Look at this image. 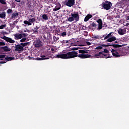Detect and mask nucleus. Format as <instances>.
<instances>
[{
	"label": "nucleus",
	"instance_id": "obj_48",
	"mask_svg": "<svg viewBox=\"0 0 129 129\" xmlns=\"http://www.w3.org/2000/svg\"><path fill=\"white\" fill-rule=\"evenodd\" d=\"M51 50H52V51H53V50H54V49H51Z\"/></svg>",
	"mask_w": 129,
	"mask_h": 129
},
{
	"label": "nucleus",
	"instance_id": "obj_6",
	"mask_svg": "<svg viewBox=\"0 0 129 129\" xmlns=\"http://www.w3.org/2000/svg\"><path fill=\"white\" fill-rule=\"evenodd\" d=\"M33 45H34L35 48H39L43 46V43L40 40H36L34 42Z\"/></svg>",
	"mask_w": 129,
	"mask_h": 129
},
{
	"label": "nucleus",
	"instance_id": "obj_32",
	"mask_svg": "<svg viewBox=\"0 0 129 129\" xmlns=\"http://www.w3.org/2000/svg\"><path fill=\"white\" fill-rule=\"evenodd\" d=\"M78 49H81V48L78 47V48H73L72 51H76V50H78Z\"/></svg>",
	"mask_w": 129,
	"mask_h": 129
},
{
	"label": "nucleus",
	"instance_id": "obj_23",
	"mask_svg": "<svg viewBox=\"0 0 129 129\" xmlns=\"http://www.w3.org/2000/svg\"><path fill=\"white\" fill-rule=\"evenodd\" d=\"M20 45L21 46L23 47V48H24V47H26V46L29 45V43L26 42V43H21Z\"/></svg>",
	"mask_w": 129,
	"mask_h": 129
},
{
	"label": "nucleus",
	"instance_id": "obj_35",
	"mask_svg": "<svg viewBox=\"0 0 129 129\" xmlns=\"http://www.w3.org/2000/svg\"><path fill=\"white\" fill-rule=\"evenodd\" d=\"M91 25H92V27H96V23H92Z\"/></svg>",
	"mask_w": 129,
	"mask_h": 129
},
{
	"label": "nucleus",
	"instance_id": "obj_9",
	"mask_svg": "<svg viewBox=\"0 0 129 129\" xmlns=\"http://www.w3.org/2000/svg\"><path fill=\"white\" fill-rule=\"evenodd\" d=\"M3 39L5 41H6V42H8V43H11V44H15L16 42L15 41V40L12 39V38L6 36H4Z\"/></svg>",
	"mask_w": 129,
	"mask_h": 129
},
{
	"label": "nucleus",
	"instance_id": "obj_34",
	"mask_svg": "<svg viewBox=\"0 0 129 129\" xmlns=\"http://www.w3.org/2000/svg\"><path fill=\"white\" fill-rule=\"evenodd\" d=\"M5 44L4 42H0V46H5Z\"/></svg>",
	"mask_w": 129,
	"mask_h": 129
},
{
	"label": "nucleus",
	"instance_id": "obj_47",
	"mask_svg": "<svg viewBox=\"0 0 129 129\" xmlns=\"http://www.w3.org/2000/svg\"><path fill=\"white\" fill-rule=\"evenodd\" d=\"M127 20H129V16H128V17H127Z\"/></svg>",
	"mask_w": 129,
	"mask_h": 129
},
{
	"label": "nucleus",
	"instance_id": "obj_4",
	"mask_svg": "<svg viewBox=\"0 0 129 129\" xmlns=\"http://www.w3.org/2000/svg\"><path fill=\"white\" fill-rule=\"evenodd\" d=\"M15 40H20V39H22V38H26L27 36H28V34H25V33H22V34H15L14 35Z\"/></svg>",
	"mask_w": 129,
	"mask_h": 129
},
{
	"label": "nucleus",
	"instance_id": "obj_10",
	"mask_svg": "<svg viewBox=\"0 0 129 129\" xmlns=\"http://www.w3.org/2000/svg\"><path fill=\"white\" fill-rule=\"evenodd\" d=\"M71 17H72L75 21H79V14L78 13H72Z\"/></svg>",
	"mask_w": 129,
	"mask_h": 129
},
{
	"label": "nucleus",
	"instance_id": "obj_25",
	"mask_svg": "<svg viewBox=\"0 0 129 129\" xmlns=\"http://www.w3.org/2000/svg\"><path fill=\"white\" fill-rule=\"evenodd\" d=\"M60 9H61V7H58L56 6L55 7V8L53 9V11L55 12V11H59V10H60Z\"/></svg>",
	"mask_w": 129,
	"mask_h": 129
},
{
	"label": "nucleus",
	"instance_id": "obj_22",
	"mask_svg": "<svg viewBox=\"0 0 129 129\" xmlns=\"http://www.w3.org/2000/svg\"><path fill=\"white\" fill-rule=\"evenodd\" d=\"M38 30H39V27H37V26L36 27V28H35L34 29L32 30L33 33H34L35 34H38Z\"/></svg>",
	"mask_w": 129,
	"mask_h": 129
},
{
	"label": "nucleus",
	"instance_id": "obj_39",
	"mask_svg": "<svg viewBox=\"0 0 129 129\" xmlns=\"http://www.w3.org/2000/svg\"><path fill=\"white\" fill-rule=\"evenodd\" d=\"M2 58H5V55H0V59Z\"/></svg>",
	"mask_w": 129,
	"mask_h": 129
},
{
	"label": "nucleus",
	"instance_id": "obj_33",
	"mask_svg": "<svg viewBox=\"0 0 129 129\" xmlns=\"http://www.w3.org/2000/svg\"><path fill=\"white\" fill-rule=\"evenodd\" d=\"M109 46H112V45H105V44L102 45V47H109Z\"/></svg>",
	"mask_w": 129,
	"mask_h": 129
},
{
	"label": "nucleus",
	"instance_id": "obj_49",
	"mask_svg": "<svg viewBox=\"0 0 129 129\" xmlns=\"http://www.w3.org/2000/svg\"><path fill=\"white\" fill-rule=\"evenodd\" d=\"M74 46H76V45L75 44V45H74Z\"/></svg>",
	"mask_w": 129,
	"mask_h": 129
},
{
	"label": "nucleus",
	"instance_id": "obj_26",
	"mask_svg": "<svg viewBox=\"0 0 129 129\" xmlns=\"http://www.w3.org/2000/svg\"><path fill=\"white\" fill-rule=\"evenodd\" d=\"M0 3L2 4V5H7V3H6L5 0H0Z\"/></svg>",
	"mask_w": 129,
	"mask_h": 129
},
{
	"label": "nucleus",
	"instance_id": "obj_37",
	"mask_svg": "<svg viewBox=\"0 0 129 129\" xmlns=\"http://www.w3.org/2000/svg\"><path fill=\"white\" fill-rule=\"evenodd\" d=\"M61 36H66V32L61 33Z\"/></svg>",
	"mask_w": 129,
	"mask_h": 129
},
{
	"label": "nucleus",
	"instance_id": "obj_28",
	"mask_svg": "<svg viewBox=\"0 0 129 129\" xmlns=\"http://www.w3.org/2000/svg\"><path fill=\"white\" fill-rule=\"evenodd\" d=\"M101 49H102L101 46H98L95 48L96 50H101Z\"/></svg>",
	"mask_w": 129,
	"mask_h": 129
},
{
	"label": "nucleus",
	"instance_id": "obj_30",
	"mask_svg": "<svg viewBox=\"0 0 129 129\" xmlns=\"http://www.w3.org/2000/svg\"><path fill=\"white\" fill-rule=\"evenodd\" d=\"M7 26L6 25V24L5 25H3L0 26V29H4V28H5V27H6Z\"/></svg>",
	"mask_w": 129,
	"mask_h": 129
},
{
	"label": "nucleus",
	"instance_id": "obj_44",
	"mask_svg": "<svg viewBox=\"0 0 129 129\" xmlns=\"http://www.w3.org/2000/svg\"><path fill=\"white\" fill-rule=\"evenodd\" d=\"M5 62H0V64H5Z\"/></svg>",
	"mask_w": 129,
	"mask_h": 129
},
{
	"label": "nucleus",
	"instance_id": "obj_1",
	"mask_svg": "<svg viewBox=\"0 0 129 129\" xmlns=\"http://www.w3.org/2000/svg\"><path fill=\"white\" fill-rule=\"evenodd\" d=\"M79 53L81 54L77 55V52L75 51L69 52L64 54H58L56 56L55 58H60V59H72V58H75L78 57L81 59H86L87 58H90L91 56L89 54H87V51L83 50H79Z\"/></svg>",
	"mask_w": 129,
	"mask_h": 129
},
{
	"label": "nucleus",
	"instance_id": "obj_19",
	"mask_svg": "<svg viewBox=\"0 0 129 129\" xmlns=\"http://www.w3.org/2000/svg\"><path fill=\"white\" fill-rule=\"evenodd\" d=\"M5 60L6 61H12V60H14V58L12 57H6Z\"/></svg>",
	"mask_w": 129,
	"mask_h": 129
},
{
	"label": "nucleus",
	"instance_id": "obj_21",
	"mask_svg": "<svg viewBox=\"0 0 129 129\" xmlns=\"http://www.w3.org/2000/svg\"><path fill=\"white\" fill-rule=\"evenodd\" d=\"M42 18L43 19V20H45L49 19V18L48 17V16L46 15V14H43L42 15Z\"/></svg>",
	"mask_w": 129,
	"mask_h": 129
},
{
	"label": "nucleus",
	"instance_id": "obj_13",
	"mask_svg": "<svg viewBox=\"0 0 129 129\" xmlns=\"http://www.w3.org/2000/svg\"><path fill=\"white\" fill-rule=\"evenodd\" d=\"M97 23H98V29L101 30L102 28V20L99 19L97 21Z\"/></svg>",
	"mask_w": 129,
	"mask_h": 129
},
{
	"label": "nucleus",
	"instance_id": "obj_18",
	"mask_svg": "<svg viewBox=\"0 0 129 129\" xmlns=\"http://www.w3.org/2000/svg\"><path fill=\"white\" fill-rule=\"evenodd\" d=\"M2 49L5 52H10L11 51V49L9 48L7 46L3 47Z\"/></svg>",
	"mask_w": 129,
	"mask_h": 129
},
{
	"label": "nucleus",
	"instance_id": "obj_16",
	"mask_svg": "<svg viewBox=\"0 0 129 129\" xmlns=\"http://www.w3.org/2000/svg\"><path fill=\"white\" fill-rule=\"evenodd\" d=\"M19 16V13H13L12 14L11 18L12 19H15V18H17Z\"/></svg>",
	"mask_w": 129,
	"mask_h": 129
},
{
	"label": "nucleus",
	"instance_id": "obj_20",
	"mask_svg": "<svg viewBox=\"0 0 129 129\" xmlns=\"http://www.w3.org/2000/svg\"><path fill=\"white\" fill-rule=\"evenodd\" d=\"M103 54L102 52H100L98 54H95L94 55V58H99V56Z\"/></svg>",
	"mask_w": 129,
	"mask_h": 129
},
{
	"label": "nucleus",
	"instance_id": "obj_42",
	"mask_svg": "<svg viewBox=\"0 0 129 129\" xmlns=\"http://www.w3.org/2000/svg\"><path fill=\"white\" fill-rule=\"evenodd\" d=\"M105 58H106V59H108V58H110V56H105Z\"/></svg>",
	"mask_w": 129,
	"mask_h": 129
},
{
	"label": "nucleus",
	"instance_id": "obj_27",
	"mask_svg": "<svg viewBox=\"0 0 129 129\" xmlns=\"http://www.w3.org/2000/svg\"><path fill=\"white\" fill-rule=\"evenodd\" d=\"M12 12H13V11H12V9H9L8 10H7V12L8 14H11V13H12Z\"/></svg>",
	"mask_w": 129,
	"mask_h": 129
},
{
	"label": "nucleus",
	"instance_id": "obj_43",
	"mask_svg": "<svg viewBox=\"0 0 129 129\" xmlns=\"http://www.w3.org/2000/svg\"><path fill=\"white\" fill-rule=\"evenodd\" d=\"M16 2H18V3H20L21 2V0H15Z\"/></svg>",
	"mask_w": 129,
	"mask_h": 129
},
{
	"label": "nucleus",
	"instance_id": "obj_36",
	"mask_svg": "<svg viewBox=\"0 0 129 129\" xmlns=\"http://www.w3.org/2000/svg\"><path fill=\"white\" fill-rule=\"evenodd\" d=\"M115 48H120V47H121V46H120V45H116L115 46Z\"/></svg>",
	"mask_w": 129,
	"mask_h": 129
},
{
	"label": "nucleus",
	"instance_id": "obj_3",
	"mask_svg": "<svg viewBox=\"0 0 129 129\" xmlns=\"http://www.w3.org/2000/svg\"><path fill=\"white\" fill-rule=\"evenodd\" d=\"M104 9H105L107 11L110 10V8L112 6V4L109 1H106L103 3Z\"/></svg>",
	"mask_w": 129,
	"mask_h": 129
},
{
	"label": "nucleus",
	"instance_id": "obj_50",
	"mask_svg": "<svg viewBox=\"0 0 129 129\" xmlns=\"http://www.w3.org/2000/svg\"><path fill=\"white\" fill-rule=\"evenodd\" d=\"M1 60H3V59H1Z\"/></svg>",
	"mask_w": 129,
	"mask_h": 129
},
{
	"label": "nucleus",
	"instance_id": "obj_14",
	"mask_svg": "<svg viewBox=\"0 0 129 129\" xmlns=\"http://www.w3.org/2000/svg\"><path fill=\"white\" fill-rule=\"evenodd\" d=\"M38 61H42V60H48L49 58H46L45 55L41 56V58H37Z\"/></svg>",
	"mask_w": 129,
	"mask_h": 129
},
{
	"label": "nucleus",
	"instance_id": "obj_17",
	"mask_svg": "<svg viewBox=\"0 0 129 129\" xmlns=\"http://www.w3.org/2000/svg\"><path fill=\"white\" fill-rule=\"evenodd\" d=\"M0 18H1V19H5L6 18V12H3L0 13Z\"/></svg>",
	"mask_w": 129,
	"mask_h": 129
},
{
	"label": "nucleus",
	"instance_id": "obj_38",
	"mask_svg": "<svg viewBox=\"0 0 129 129\" xmlns=\"http://www.w3.org/2000/svg\"><path fill=\"white\" fill-rule=\"evenodd\" d=\"M86 43L87 45H88V46H90V45H91V44L89 42H86Z\"/></svg>",
	"mask_w": 129,
	"mask_h": 129
},
{
	"label": "nucleus",
	"instance_id": "obj_29",
	"mask_svg": "<svg viewBox=\"0 0 129 129\" xmlns=\"http://www.w3.org/2000/svg\"><path fill=\"white\" fill-rule=\"evenodd\" d=\"M103 52H104V53H109V51H108V50H107V49H104Z\"/></svg>",
	"mask_w": 129,
	"mask_h": 129
},
{
	"label": "nucleus",
	"instance_id": "obj_24",
	"mask_svg": "<svg viewBox=\"0 0 129 129\" xmlns=\"http://www.w3.org/2000/svg\"><path fill=\"white\" fill-rule=\"evenodd\" d=\"M68 21H69V22H73V21H74V18H73V17L72 16L70 17L68 19Z\"/></svg>",
	"mask_w": 129,
	"mask_h": 129
},
{
	"label": "nucleus",
	"instance_id": "obj_31",
	"mask_svg": "<svg viewBox=\"0 0 129 129\" xmlns=\"http://www.w3.org/2000/svg\"><path fill=\"white\" fill-rule=\"evenodd\" d=\"M26 38H23L20 40V42L21 43H24V42H25V41H26Z\"/></svg>",
	"mask_w": 129,
	"mask_h": 129
},
{
	"label": "nucleus",
	"instance_id": "obj_46",
	"mask_svg": "<svg viewBox=\"0 0 129 129\" xmlns=\"http://www.w3.org/2000/svg\"><path fill=\"white\" fill-rule=\"evenodd\" d=\"M79 46H81L82 47H84V45H78Z\"/></svg>",
	"mask_w": 129,
	"mask_h": 129
},
{
	"label": "nucleus",
	"instance_id": "obj_41",
	"mask_svg": "<svg viewBox=\"0 0 129 129\" xmlns=\"http://www.w3.org/2000/svg\"><path fill=\"white\" fill-rule=\"evenodd\" d=\"M93 38L94 39H98V36H94Z\"/></svg>",
	"mask_w": 129,
	"mask_h": 129
},
{
	"label": "nucleus",
	"instance_id": "obj_11",
	"mask_svg": "<svg viewBox=\"0 0 129 129\" xmlns=\"http://www.w3.org/2000/svg\"><path fill=\"white\" fill-rule=\"evenodd\" d=\"M111 52H112V54L113 56H114V57H120L119 53H118V52H117V51H116V50H115L114 49H112Z\"/></svg>",
	"mask_w": 129,
	"mask_h": 129
},
{
	"label": "nucleus",
	"instance_id": "obj_45",
	"mask_svg": "<svg viewBox=\"0 0 129 129\" xmlns=\"http://www.w3.org/2000/svg\"><path fill=\"white\" fill-rule=\"evenodd\" d=\"M103 56H104L105 57H106L107 56L106 54H103Z\"/></svg>",
	"mask_w": 129,
	"mask_h": 129
},
{
	"label": "nucleus",
	"instance_id": "obj_40",
	"mask_svg": "<svg viewBox=\"0 0 129 129\" xmlns=\"http://www.w3.org/2000/svg\"><path fill=\"white\" fill-rule=\"evenodd\" d=\"M69 41L70 40H67V41L63 40V42L64 43H69Z\"/></svg>",
	"mask_w": 129,
	"mask_h": 129
},
{
	"label": "nucleus",
	"instance_id": "obj_5",
	"mask_svg": "<svg viewBox=\"0 0 129 129\" xmlns=\"http://www.w3.org/2000/svg\"><path fill=\"white\" fill-rule=\"evenodd\" d=\"M36 21V19L34 18H29L28 21L25 20L24 21V24L28 25V26H31L32 25V23H34Z\"/></svg>",
	"mask_w": 129,
	"mask_h": 129
},
{
	"label": "nucleus",
	"instance_id": "obj_2",
	"mask_svg": "<svg viewBox=\"0 0 129 129\" xmlns=\"http://www.w3.org/2000/svg\"><path fill=\"white\" fill-rule=\"evenodd\" d=\"M113 32L110 33L109 34H108L106 37H104V40H107V42H109V43H111L114 41H116V37L115 36H112Z\"/></svg>",
	"mask_w": 129,
	"mask_h": 129
},
{
	"label": "nucleus",
	"instance_id": "obj_15",
	"mask_svg": "<svg viewBox=\"0 0 129 129\" xmlns=\"http://www.w3.org/2000/svg\"><path fill=\"white\" fill-rule=\"evenodd\" d=\"M92 18V15L88 14L87 16H86L85 18L84 21L87 22L89 19H91Z\"/></svg>",
	"mask_w": 129,
	"mask_h": 129
},
{
	"label": "nucleus",
	"instance_id": "obj_7",
	"mask_svg": "<svg viewBox=\"0 0 129 129\" xmlns=\"http://www.w3.org/2000/svg\"><path fill=\"white\" fill-rule=\"evenodd\" d=\"M15 51L17 52H23V51H24V48H23V47L21 46V44H18L15 45Z\"/></svg>",
	"mask_w": 129,
	"mask_h": 129
},
{
	"label": "nucleus",
	"instance_id": "obj_8",
	"mask_svg": "<svg viewBox=\"0 0 129 129\" xmlns=\"http://www.w3.org/2000/svg\"><path fill=\"white\" fill-rule=\"evenodd\" d=\"M75 3V2L74 0H66L65 2L66 5L68 7H72Z\"/></svg>",
	"mask_w": 129,
	"mask_h": 129
},
{
	"label": "nucleus",
	"instance_id": "obj_12",
	"mask_svg": "<svg viewBox=\"0 0 129 129\" xmlns=\"http://www.w3.org/2000/svg\"><path fill=\"white\" fill-rule=\"evenodd\" d=\"M119 35H124L126 33V30L125 29H119L118 30Z\"/></svg>",
	"mask_w": 129,
	"mask_h": 129
}]
</instances>
